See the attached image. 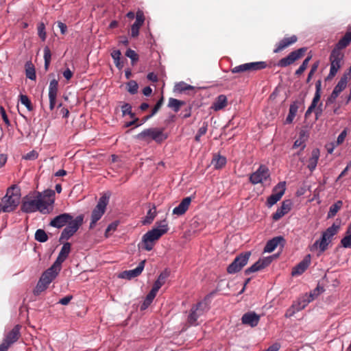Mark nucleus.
Returning <instances> with one entry per match:
<instances>
[{"label": "nucleus", "mask_w": 351, "mask_h": 351, "mask_svg": "<svg viewBox=\"0 0 351 351\" xmlns=\"http://www.w3.org/2000/svg\"><path fill=\"white\" fill-rule=\"evenodd\" d=\"M298 108H299L298 102L293 101L289 106V113L295 116L298 112Z\"/></svg>", "instance_id": "obj_56"}, {"label": "nucleus", "mask_w": 351, "mask_h": 351, "mask_svg": "<svg viewBox=\"0 0 351 351\" xmlns=\"http://www.w3.org/2000/svg\"><path fill=\"white\" fill-rule=\"evenodd\" d=\"M191 197H186L184 198L178 204V206L173 208L172 212L173 215H176L177 216L183 215L188 210L191 204Z\"/></svg>", "instance_id": "obj_27"}, {"label": "nucleus", "mask_w": 351, "mask_h": 351, "mask_svg": "<svg viewBox=\"0 0 351 351\" xmlns=\"http://www.w3.org/2000/svg\"><path fill=\"white\" fill-rule=\"evenodd\" d=\"M310 264L311 256L310 254H308L302 261L292 269L291 275L293 276L301 275L306 270Z\"/></svg>", "instance_id": "obj_21"}, {"label": "nucleus", "mask_w": 351, "mask_h": 351, "mask_svg": "<svg viewBox=\"0 0 351 351\" xmlns=\"http://www.w3.org/2000/svg\"><path fill=\"white\" fill-rule=\"evenodd\" d=\"M251 256L250 252H245L237 256L232 263L227 267V272L230 274H236L245 266Z\"/></svg>", "instance_id": "obj_8"}, {"label": "nucleus", "mask_w": 351, "mask_h": 351, "mask_svg": "<svg viewBox=\"0 0 351 351\" xmlns=\"http://www.w3.org/2000/svg\"><path fill=\"white\" fill-rule=\"evenodd\" d=\"M38 36L42 39V40L44 41L46 39L45 25L43 23H40L38 24Z\"/></svg>", "instance_id": "obj_50"}, {"label": "nucleus", "mask_w": 351, "mask_h": 351, "mask_svg": "<svg viewBox=\"0 0 351 351\" xmlns=\"http://www.w3.org/2000/svg\"><path fill=\"white\" fill-rule=\"evenodd\" d=\"M305 51L306 48L302 47L291 52L287 57L283 58L278 61L277 64L278 66L286 67L293 64L295 61L301 58L304 56Z\"/></svg>", "instance_id": "obj_16"}, {"label": "nucleus", "mask_w": 351, "mask_h": 351, "mask_svg": "<svg viewBox=\"0 0 351 351\" xmlns=\"http://www.w3.org/2000/svg\"><path fill=\"white\" fill-rule=\"evenodd\" d=\"M168 230L167 224L165 221L162 222L159 227L153 228L145 233L142 238V243L143 248L147 251H150L153 249L154 242L157 241L162 235L166 233Z\"/></svg>", "instance_id": "obj_5"}, {"label": "nucleus", "mask_w": 351, "mask_h": 351, "mask_svg": "<svg viewBox=\"0 0 351 351\" xmlns=\"http://www.w3.org/2000/svg\"><path fill=\"white\" fill-rule=\"evenodd\" d=\"M38 157V154L37 153V152L32 150V151L28 152L27 154H26L25 155H24L23 156V158L25 160H34L37 159Z\"/></svg>", "instance_id": "obj_52"}, {"label": "nucleus", "mask_w": 351, "mask_h": 351, "mask_svg": "<svg viewBox=\"0 0 351 351\" xmlns=\"http://www.w3.org/2000/svg\"><path fill=\"white\" fill-rule=\"evenodd\" d=\"M21 326L16 325L11 331L5 335L3 342L0 344V351H8L14 343L16 342L21 337Z\"/></svg>", "instance_id": "obj_11"}, {"label": "nucleus", "mask_w": 351, "mask_h": 351, "mask_svg": "<svg viewBox=\"0 0 351 351\" xmlns=\"http://www.w3.org/2000/svg\"><path fill=\"white\" fill-rule=\"evenodd\" d=\"M211 163L215 169H221L226 164V158L224 156L217 155L214 156Z\"/></svg>", "instance_id": "obj_35"}, {"label": "nucleus", "mask_w": 351, "mask_h": 351, "mask_svg": "<svg viewBox=\"0 0 351 351\" xmlns=\"http://www.w3.org/2000/svg\"><path fill=\"white\" fill-rule=\"evenodd\" d=\"M58 90V82L53 79L50 82L49 87V95H57Z\"/></svg>", "instance_id": "obj_44"}, {"label": "nucleus", "mask_w": 351, "mask_h": 351, "mask_svg": "<svg viewBox=\"0 0 351 351\" xmlns=\"http://www.w3.org/2000/svg\"><path fill=\"white\" fill-rule=\"evenodd\" d=\"M156 214V211L155 207L149 209L147 211V215H146L145 219L143 220V223L144 224L151 223L152 222V221L154 220V219L155 218Z\"/></svg>", "instance_id": "obj_45"}, {"label": "nucleus", "mask_w": 351, "mask_h": 351, "mask_svg": "<svg viewBox=\"0 0 351 351\" xmlns=\"http://www.w3.org/2000/svg\"><path fill=\"white\" fill-rule=\"evenodd\" d=\"M207 130H208V124H207V123L204 122L202 126L199 128V129L197 131V134L195 136V141L199 142L201 136L204 135L206 133Z\"/></svg>", "instance_id": "obj_46"}, {"label": "nucleus", "mask_w": 351, "mask_h": 351, "mask_svg": "<svg viewBox=\"0 0 351 351\" xmlns=\"http://www.w3.org/2000/svg\"><path fill=\"white\" fill-rule=\"evenodd\" d=\"M127 90L128 91L132 94L134 95L137 93L138 89V85L137 82L134 80H130L127 83Z\"/></svg>", "instance_id": "obj_43"}, {"label": "nucleus", "mask_w": 351, "mask_h": 351, "mask_svg": "<svg viewBox=\"0 0 351 351\" xmlns=\"http://www.w3.org/2000/svg\"><path fill=\"white\" fill-rule=\"evenodd\" d=\"M20 189L12 186L8 189L5 195L2 199L3 206L1 210L9 213L14 210L20 202Z\"/></svg>", "instance_id": "obj_6"}, {"label": "nucleus", "mask_w": 351, "mask_h": 351, "mask_svg": "<svg viewBox=\"0 0 351 351\" xmlns=\"http://www.w3.org/2000/svg\"><path fill=\"white\" fill-rule=\"evenodd\" d=\"M73 298L72 295H66V297L62 298L60 299L58 302L59 304H61L62 305H67L71 299Z\"/></svg>", "instance_id": "obj_60"}, {"label": "nucleus", "mask_w": 351, "mask_h": 351, "mask_svg": "<svg viewBox=\"0 0 351 351\" xmlns=\"http://www.w3.org/2000/svg\"><path fill=\"white\" fill-rule=\"evenodd\" d=\"M170 275V271L168 269H165L158 276L157 280L155 281L152 289L156 293L161 288V287L165 283L167 278Z\"/></svg>", "instance_id": "obj_29"}, {"label": "nucleus", "mask_w": 351, "mask_h": 351, "mask_svg": "<svg viewBox=\"0 0 351 351\" xmlns=\"http://www.w3.org/2000/svg\"><path fill=\"white\" fill-rule=\"evenodd\" d=\"M35 239L38 242L44 243L48 240V236L43 230L38 229L35 232Z\"/></svg>", "instance_id": "obj_41"}, {"label": "nucleus", "mask_w": 351, "mask_h": 351, "mask_svg": "<svg viewBox=\"0 0 351 351\" xmlns=\"http://www.w3.org/2000/svg\"><path fill=\"white\" fill-rule=\"evenodd\" d=\"M61 268L53 264L41 275L34 291L35 295H38L48 287L49 285L56 278Z\"/></svg>", "instance_id": "obj_4"}, {"label": "nucleus", "mask_w": 351, "mask_h": 351, "mask_svg": "<svg viewBox=\"0 0 351 351\" xmlns=\"http://www.w3.org/2000/svg\"><path fill=\"white\" fill-rule=\"evenodd\" d=\"M108 202V197L102 196L99 198L97 206L92 212L91 221L90 223V229L95 227L96 223L101 218L104 214Z\"/></svg>", "instance_id": "obj_9"}, {"label": "nucleus", "mask_w": 351, "mask_h": 351, "mask_svg": "<svg viewBox=\"0 0 351 351\" xmlns=\"http://www.w3.org/2000/svg\"><path fill=\"white\" fill-rule=\"evenodd\" d=\"M176 90L179 92H183L188 90H191L193 87L189 84H186L185 82H181L178 83L176 86Z\"/></svg>", "instance_id": "obj_49"}, {"label": "nucleus", "mask_w": 351, "mask_h": 351, "mask_svg": "<svg viewBox=\"0 0 351 351\" xmlns=\"http://www.w3.org/2000/svg\"><path fill=\"white\" fill-rule=\"evenodd\" d=\"M55 191L51 189L45 190L42 195V201L47 208L49 209V213L53 210V204L54 203Z\"/></svg>", "instance_id": "obj_28"}, {"label": "nucleus", "mask_w": 351, "mask_h": 351, "mask_svg": "<svg viewBox=\"0 0 351 351\" xmlns=\"http://www.w3.org/2000/svg\"><path fill=\"white\" fill-rule=\"evenodd\" d=\"M111 56H112V59L114 60V62L116 66L119 69H122V67L123 66V62H121L120 61L121 56V53L120 50H114L111 53Z\"/></svg>", "instance_id": "obj_40"}, {"label": "nucleus", "mask_w": 351, "mask_h": 351, "mask_svg": "<svg viewBox=\"0 0 351 351\" xmlns=\"http://www.w3.org/2000/svg\"><path fill=\"white\" fill-rule=\"evenodd\" d=\"M260 316L254 311H250L243 315L241 322L243 324L255 327L258 325Z\"/></svg>", "instance_id": "obj_19"}, {"label": "nucleus", "mask_w": 351, "mask_h": 351, "mask_svg": "<svg viewBox=\"0 0 351 351\" xmlns=\"http://www.w3.org/2000/svg\"><path fill=\"white\" fill-rule=\"evenodd\" d=\"M51 58V53L49 48L48 47H45L44 48V60H45V70H48Z\"/></svg>", "instance_id": "obj_42"}, {"label": "nucleus", "mask_w": 351, "mask_h": 351, "mask_svg": "<svg viewBox=\"0 0 351 351\" xmlns=\"http://www.w3.org/2000/svg\"><path fill=\"white\" fill-rule=\"evenodd\" d=\"M339 93H337V92L332 90L330 96L329 97L328 99V101L329 103H333L335 102V101L336 100V99L337 98V97L339 96Z\"/></svg>", "instance_id": "obj_63"}, {"label": "nucleus", "mask_w": 351, "mask_h": 351, "mask_svg": "<svg viewBox=\"0 0 351 351\" xmlns=\"http://www.w3.org/2000/svg\"><path fill=\"white\" fill-rule=\"evenodd\" d=\"M274 258L273 256L263 257L258 259L255 263L251 267L245 269V273L246 275H249L251 273H254L260 271L271 264Z\"/></svg>", "instance_id": "obj_17"}, {"label": "nucleus", "mask_w": 351, "mask_h": 351, "mask_svg": "<svg viewBox=\"0 0 351 351\" xmlns=\"http://www.w3.org/2000/svg\"><path fill=\"white\" fill-rule=\"evenodd\" d=\"M285 243V240L282 236L274 237L267 242L264 247V252H272L278 245L283 247Z\"/></svg>", "instance_id": "obj_22"}, {"label": "nucleus", "mask_w": 351, "mask_h": 351, "mask_svg": "<svg viewBox=\"0 0 351 351\" xmlns=\"http://www.w3.org/2000/svg\"><path fill=\"white\" fill-rule=\"evenodd\" d=\"M145 17L142 11H138L136 14V21L131 27V36L136 37L139 34V29L143 24Z\"/></svg>", "instance_id": "obj_25"}, {"label": "nucleus", "mask_w": 351, "mask_h": 351, "mask_svg": "<svg viewBox=\"0 0 351 351\" xmlns=\"http://www.w3.org/2000/svg\"><path fill=\"white\" fill-rule=\"evenodd\" d=\"M184 104V102L177 99L170 98L169 99L168 107L173 110L174 112H177L179 111L180 107Z\"/></svg>", "instance_id": "obj_38"}, {"label": "nucleus", "mask_w": 351, "mask_h": 351, "mask_svg": "<svg viewBox=\"0 0 351 351\" xmlns=\"http://www.w3.org/2000/svg\"><path fill=\"white\" fill-rule=\"evenodd\" d=\"M70 251L71 244L68 242L64 243L53 264L61 268L62 263L66 259L70 253Z\"/></svg>", "instance_id": "obj_23"}, {"label": "nucleus", "mask_w": 351, "mask_h": 351, "mask_svg": "<svg viewBox=\"0 0 351 351\" xmlns=\"http://www.w3.org/2000/svg\"><path fill=\"white\" fill-rule=\"evenodd\" d=\"M227 105V97L224 95H219L212 105V108L215 111L225 108Z\"/></svg>", "instance_id": "obj_31"}, {"label": "nucleus", "mask_w": 351, "mask_h": 351, "mask_svg": "<svg viewBox=\"0 0 351 351\" xmlns=\"http://www.w3.org/2000/svg\"><path fill=\"white\" fill-rule=\"evenodd\" d=\"M118 226L117 222H112L110 224H109L106 230L105 235L106 237L109 236V233L110 232H114L116 230Z\"/></svg>", "instance_id": "obj_55"}, {"label": "nucleus", "mask_w": 351, "mask_h": 351, "mask_svg": "<svg viewBox=\"0 0 351 351\" xmlns=\"http://www.w3.org/2000/svg\"><path fill=\"white\" fill-rule=\"evenodd\" d=\"M318 66H319V62H315L312 66H311V69L310 70V72L308 73V77H307V79H306V82H309L313 75V74L316 72L317 68H318Z\"/></svg>", "instance_id": "obj_53"}, {"label": "nucleus", "mask_w": 351, "mask_h": 351, "mask_svg": "<svg viewBox=\"0 0 351 351\" xmlns=\"http://www.w3.org/2000/svg\"><path fill=\"white\" fill-rule=\"evenodd\" d=\"M267 63L264 61L245 63L237 66L231 69L232 73H243L246 71H258L266 68Z\"/></svg>", "instance_id": "obj_12"}, {"label": "nucleus", "mask_w": 351, "mask_h": 351, "mask_svg": "<svg viewBox=\"0 0 351 351\" xmlns=\"http://www.w3.org/2000/svg\"><path fill=\"white\" fill-rule=\"evenodd\" d=\"M351 42V32H347L336 44L334 49H337L341 51V49L346 48Z\"/></svg>", "instance_id": "obj_33"}, {"label": "nucleus", "mask_w": 351, "mask_h": 351, "mask_svg": "<svg viewBox=\"0 0 351 351\" xmlns=\"http://www.w3.org/2000/svg\"><path fill=\"white\" fill-rule=\"evenodd\" d=\"M342 205L343 202L341 200H339L336 203L332 204L329 208V211L327 214V217L332 218L335 217L337 212L341 209Z\"/></svg>", "instance_id": "obj_36"}, {"label": "nucleus", "mask_w": 351, "mask_h": 351, "mask_svg": "<svg viewBox=\"0 0 351 351\" xmlns=\"http://www.w3.org/2000/svg\"><path fill=\"white\" fill-rule=\"evenodd\" d=\"M320 152L317 148H315L311 152V156L308 160L307 168L310 171L313 172L317 165L318 160L319 158Z\"/></svg>", "instance_id": "obj_30"}, {"label": "nucleus", "mask_w": 351, "mask_h": 351, "mask_svg": "<svg viewBox=\"0 0 351 351\" xmlns=\"http://www.w3.org/2000/svg\"><path fill=\"white\" fill-rule=\"evenodd\" d=\"M292 206V202L290 199H286L282 202L280 207L273 214V219L277 221L282 217L288 213Z\"/></svg>", "instance_id": "obj_20"}, {"label": "nucleus", "mask_w": 351, "mask_h": 351, "mask_svg": "<svg viewBox=\"0 0 351 351\" xmlns=\"http://www.w3.org/2000/svg\"><path fill=\"white\" fill-rule=\"evenodd\" d=\"M206 311V306L202 302H199L193 306L188 316V322L190 325L196 326L198 324L197 319L202 316Z\"/></svg>", "instance_id": "obj_14"}, {"label": "nucleus", "mask_w": 351, "mask_h": 351, "mask_svg": "<svg viewBox=\"0 0 351 351\" xmlns=\"http://www.w3.org/2000/svg\"><path fill=\"white\" fill-rule=\"evenodd\" d=\"M270 177L269 170L265 165H261L250 176V182L253 184L263 183Z\"/></svg>", "instance_id": "obj_13"}, {"label": "nucleus", "mask_w": 351, "mask_h": 351, "mask_svg": "<svg viewBox=\"0 0 351 351\" xmlns=\"http://www.w3.org/2000/svg\"><path fill=\"white\" fill-rule=\"evenodd\" d=\"M21 210L26 213H32L39 211L43 214H48L49 209L45 207L42 201V194L38 193L34 197H28L24 198L22 205Z\"/></svg>", "instance_id": "obj_2"}, {"label": "nucleus", "mask_w": 351, "mask_h": 351, "mask_svg": "<svg viewBox=\"0 0 351 351\" xmlns=\"http://www.w3.org/2000/svg\"><path fill=\"white\" fill-rule=\"evenodd\" d=\"M58 27L60 28V32L62 34H64L66 32L67 27L62 22H60V21L58 22Z\"/></svg>", "instance_id": "obj_64"}, {"label": "nucleus", "mask_w": 351, "mask_h": 351, "mask_svg": "<svg viewBox=\"0 0 351 351\" xmlns=\"http://www.w3.org/2000/svg\"><path fill=\"white\" fill-rule=\"evenodd\" d=\"M343 58V53L338 51L337 49H333L330 55V68L327 79L333 78L341 67V62Z\"/></svg>", "instance_id": "obj_10"}, {"label": "nucleus", "mask_w": 351, "mask_h": 351, "mask_svg": "<svg viewBox=\"0 0 351 351\" xmlns=\"http://www.w3.org/2000/svg\"><path fill=\"white\" fill-rule=\"evenodd\" d=\"M311 57L308 56L300 66V67L295 71V74L296 75H300L307 68L308 62L311 60Z\"/></svg>", "instance_id": "obj_48"}, {"label": "nucleus", "mask_w": 351, "mask_h": 351, "mask_svg": "<svg viewBox=\"0 0 351 351\" xmlns=\"http://www.w3.org/2000/svg\"><path fill=\"white\" fill-rule=\"evenodd\" d=\"M83 221V215H80L74 218L70 213H64L51 219L49 225L56 228H61L66 226L61 232L60 241H67L78 230Z\"/></svg>", "instance_id": "obj_1"}, {"label": "nucleus", "mask_w": 351, "mask_h": 351, "mask_svg": "<svg viewBox=\"0 0 351 351\" xmlns=\"http://www.w3.org/2000/svg\"><path fill=\"white\" fill-rule=\"evenodd\" d=\"M121 111L123 116L130 114V112L132 111V106L130 104L124 103L121 106Z\"/></svg>", "instance_id": "obj_54"}, {"label": "nucleus", "mask_w": 351, "mask_h": 351, "mask_svg": "<svg viewBox=\"0 0 351 351\" xmlns=\"http://www.w3.org/2000/svg\"><path fill=\"white\" fill-rule=\"evenodd\" d=\"M346 134H346V130L342 131V132L339 134V135L338 136L337 139V143L338 145L341 144V143L344 141L345 138H346Z\"/></svg>", "instance_id": "obj_59"}, {"label": "nucleus", "mask_w": 351, "mask_h": 351, "mask_svg": "<svg viewBox=\"0 0 351 351\" xmlns=\"http://www.w3.org/2000/svg\"><path fill=\"white\" fill-rule=\"evenodd\" d=\"M163 103V98L162 97L160 99H159L157 103L156 104L155 106L152 110V115H154L157 113V112L160 110Z\"/></svg>", "instance_id": "obj_57"}, {"label": "nucleus", "mask_w": 351, "mask_h": 351, "mask_svg": "<svg viewBox=\"0 0 351 351\" xmlns=\"http://www.w3.org/2000/svg\"><path fill=\"white\" fill-rule=\"evenodd\" d=\"M348 74H344L339 81L338 82L337 84L334 88L333 90L337 92V93L340 94L341 92H342L346 87L348 80Z\"/></svg>", "instance_id": "obj_34"}, {"label": "nucleus", "mask_w": 351, "mask_h": 351, "mask_svg": "<svg viewBox=\"0 0 351 351\" xmlns=\"http://www.w3.org/2000/svg\"><path fill=\"white\" fill-rule=\"evenodd\" d=\"M25 73L26 77L32 80H35L36 78L35 69L33 64L28 62L25 64Z\"/></svg>", "instance_id": "obj_39"}, {"label": "nucleus", "mask_w": 351, "mask_h": 351, "mask_svg": "<svg viewBox=\"0 0 351 351\" xmlns=\"http://www.w3.org/2000/svg\"><path fill=\"white\" fill-rule=\"evenodd\" d=\"M125 56L127 57L130 58L132 60L133 63L136 62L138 59V54L134 50H132L131 49H128L126 51Z\"/></svg>", "instance_id": "obj_51"}, {"label": "nucleus", "mask_w": 351, "mask_h": 351, "mask_svg": "<svg viewBox=\"0 0 351 351\" xmlns=\"http://www.w3.org/2000/svg\"><path fill=\"white\" fill-rule=\"evenodd\" d=\"M20 101L21 103L24 105L28 111L33 110V106L32 105L31 101L28 98L27 95H20Z\"/></svg>", "instance_id": "obj_47"}, {"label": "nucleus", "mask_w": 351, "mask_h": 351, "mask_svg": "<svg viewBox=\"0 0 351 351\" xmlns=\"http://www.w3.org/2000/svg\"><path fill=\"white\" fill-rule=\"evenodd\" d=\"M298 38L296 36L293 35L290 37H285L277 45L276 47L274 49V53H279L289 46L296 43Z\"/></svg>", "instance_id": "obj_26"}, {"label": "nucleus", "mask_w": 351, "mask_h": 351, "mask_svg": "<svg viewBox=\"0 0 351 351\" xmlns=\"http://www.w3.org/2000/svg\"><path fill=\"white\" fill-rule=\"evenodd\" d=\"M320 97H321V93H315V95H314V97L313 99V101H312V102L311 104V106H313V107H316V106L317 105L318 101L320 99Z\"/></svg>", "instance_id": "obj_61"}, {"label": "nucleus", "mask_w": 351, "mask_h": 351, "mask_svg": "<svg viewBox=\"0 0 351 351\" xmlns=\"http://www.w3.org/2000/svg\"><path fill=\"white\" fill-rule=\"evenodd\" d=\"M300 146H302V149L305 148L304 139L298 138L294 142L293 148H297Z\"/></svg>", "instance_id": "obj_58"}, {"label": "nucleus", "mask_w": 351, "mask_h": 351, "mask_svg": "<svg viewBox=\"0 0 351 351\" xmlns=\"http://www.w3.org/2000/svg\"><path fill=\"white\" fill-rule=\"evenodd\" d=\"M145 260L141 261L138 265L134 269L126 270L120 274L119 277L130 280L133 278L138 276L145 267Z\"/></svg>", "instance_id": "obj_18"}, {"label": "nucleus", "mask_w": 351, "mask_h": 351, "mask_svg": "<svg viewBox=\"0 0 351 351\" xmlns=\"http://www.w3.org/2000/svg\"><path fill=\"white\" fill-rule=\"evenodd\" d=\"M340 244L344 248H351V222L348 224L345 236L341 239Z\"/></svg>", "instance_id": "obj_32"}, {"label": "nucleus", "mask_w": 351, "mask_h": 351, "mask_svg": "<svg viewBox=\"0 0 351 351\" xmlns=\"http://www.w3.org/2000/svg\"><path fill=\"white\" fill-rule=\"evenodd\" d=\"M286 190V182H280L273 189V193L267 198V205L271 207L282 197Z\"/></svg>", "instance_id": "obj_15"}, {"label": "nucleus", "mask_w": 351, "mask_h": 351, "mask_svg": "<svg viewBox=\"0 0 351 351\" xmlns=\"http://www.w3.org/2000/svg\"><path fill=\"white\" fill-rule=\"evenodd\" d=\"M168 137V135L163 132V129L151 128L144 130L136 135V138L141 141L149 142L151 140L160 143Z\"/></svg>", "instance_id": "obj_7"}, {"label": "nucleus", "mask_w": 351, "mask_h": 351, "mask_svg": "<svg viewBox=\"0 0 351 351\" xmlns=\"http://www.w3.org/2000/svg\"><path fill=\"white\" fill-rule=\"evenodd\" d=\"M308 298V300H302L297 304H293L291 308L287 311L285 316L287 317H291L296 311L298 312L304 308L307 304L313 300L314 294L311 293Z\"/></svg>", "instance_id": "obj_24"}, {"label": "nucleus", "mask_w": 351, "mask_h": 351, "mask_svg": "<svg viewBox=\"0 0 351 351\" xmlns=\"http://www.w3.org/2000/svg\"><path fill=\"white\" fill-rule=\"evenodd\" d=\"M157 293L152 289L149 292V293L147 295L142 306L141 309L145 310L153 302L154 299L155 298Z\"/></svg>", "instance_id": "obj_37"}, {"label": "nucleus", "mask_w": 351, "mask_h": 351, "mask_svg": "<svg viewBox=\"0 0 351 351\" xmlns=\"http://www.w3.org/2000/svg\"><path fill=\"white\" fill-rule=\"evenodd\" d=\"M63 76L65 77V79L69 80L73 76V72L70 70V69L67 68L63 72Z\"/></svg>", "instance_id": "obj_62"}, {"label": "nucleus", "mask_w": 351, "mask_h": 351, "mask_svg": "<svg viewBox=\"0 0 351 351\" xmlns=\"http://www.w3.org/2000/svg\"><path fill=\"white\" fill-rule=\"evenodd\" d=\"M340 230V223H333L324 232H322L319 239L315 241L312 248L319 249L320 252H325L328 245L331 243L332 238Z\"/></svg>", "instance_id": "obj_3"}]
</instances>
